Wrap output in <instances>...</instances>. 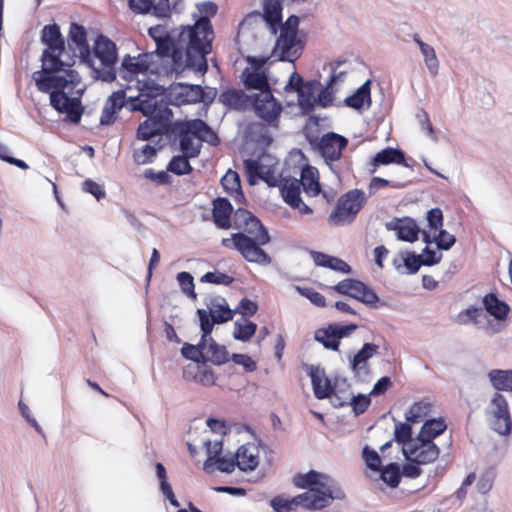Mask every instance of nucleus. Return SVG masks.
<instances>
[{"label":"nucleus","instance_id":"nucleus-1","mask_svg":"<svg viewBox=\"0 0 512 512\" xmlns=\"http://www.w3.org/2000/svg\"><path fill=\"white\" fill-rule=\"evenodd\" d=\"M235 250L250 263L267 266L272 263V257L262 248L270 243L271 236L268 229L255 215L248 221L246 227L233 233Z\"/></svg>","mask_w":512,"mask_h":512},{"label":"nucleus","instance_id":"nucleus-2","mask_svg":"<svg viewBox=\"0 0 512 512\" xmlns=\"http://www.w3.org/2000/svg\"><path fill=\"white\" fill-rule=\"evenodd\" d=\"M172 136L179 138L181 155L189 159L198 157L202 147L201 143L195 144L193 138H197L213 146L220 143V139L212 127L200 118L176 120Z\"/></svg>","mask_w":512,"mask_h":512},{"label":"nucleus","instance_id":"nucleus-3","mask_svg":"<svg viewBox=\"0 0 512 512\" xmlns=\"http://www.w3.org/2000/svg\"><path fill=\"white\" fill-rule=\"evenodd\" d=\"M139 112L147 117L137 128L136 137L142 141H149L155 136H172L175 121L172 110L163 100H155L153 104H138Z\"/></svg>","mask_w":512,"mask_h":512},{"label":"nucleus","instance_id":"nucleus-4","mask_svg":"<svg viewBox=\"0 0 512 512\" xmlns=\"http://www.w3.org/2000/svg\"><path fill=\"white\" fill-rule=\"evenodd\" d=\"M118 49L116 44L104 34H99L91 49V77L96 81L112 83L117 78L116 64Z\"/></svg>","mask_w":512,"mask_h":512},{"label":"nucleus","instance_id":"nucleus-5","mask_svg":"<svg viewBox=\"0 0 512 512\" xmlns=\"http://www.w3.org/2000/svg\"><path fill=\"white\" fill-rule=\"evenodd\" d=\"M307 374L311 378L314 396L319 399H330L335 408L348 406V400L352 393L350 392V384L345 377L335 376L334 379L325 377L324 370L319 367L307 366Z\"/></svg>","mask_w":512,"mask_h":512},{"label":"nucleus","instance_id":"nucleus-6","mask_svg":"<svg viewBox=\"0 0 512 512\" xmlns=\"http://www.w3.org/2000/svg\"><path fill=\"white\" fill-rule=\"evenodd\" d=\"M61 70H63V68L49 67L35 71L32 74V79L37 89L42 93L49 94L50 105L59 113L68 103L67 100L71 99L65 92L66 81L58 77V73H60Z\"/></svg>","mask_w":512,"mask_h":512},{"label":"nucleus","instance_id":"nucleus-7","mask_svg":"<svg viewBox=\"0 0 512 512\" xmlns=\"http://www.w3.org/2000/svg\"><path fill=\"white\" fill-rule=\"evenodd\" d=\"M181 39H187L184 68L192 69L201 75L206 74L208 71L206 56L212 51L213 38H203V35L185 32V36Z\"/></svg>","mask_w":512,"mask_h":512},{"label":"nucleus","instance_id":"nucleus-8","mask_svg":"<svg viewBox=\"0 0 512 512\" xmlns=\"http://www.w3.org/2000/svg\"><path fill=\"white\" fill-rule=\"evenodd\" d=\"M41 43L46 45L41 55L42 69L62 68L64 61L61 56L65 52V41L58 24H48L42 28Z\"/></svg>","mask_w":512,"mask_h":512},{"label":"nucleus","instance_id":"nucleus-9","mask_svg":"<svg viewBox=\"0 0 512 512\" xmlns=\"http://www.w3.org/2000/svg\"><path fill=\"white\" fill-rule=\"evenodd\" d=\"M365 202L366 198L362 190L348 191L338 199L334 211L329 215V223L334 226L351 224Z\"/></svg>","mask_w":512,"mask_h":512},{"label":"nucleus","instance_id":"nucleus-10","mask_svg":"<svg viewBox=\"0 0 512 512\" xmlns=\"http://www.w3.org/2000/svg\"><path fill=\"white\" fill-rule=\"evenodd\" d=\"M209 310L198 308L196 314L206 330H213L216 324H224L233 319L235 311L230 309L225 298L214 297L206 303Z\"/></svg>","mask_w":512,"mask_h":512},{"label":"nucleus","instance_id":"nucleus-11","mask_svg":"<svg viewBox=\"0 0 512 512\" xmlns=\"http://www.w3.org/2000/svg\"><path fill=\"white\" fill-rule=\"evenodd\" d=\"M489 408L493 420L491 429L502 436H508L512 432V417L506 397L495 392L490 399Z\"/></svg>","mask_w":512,"mask_h":512},{"label":"nucleus","instance_id":"nucleus-12","mask_svg":"<svg viewBox=\"0 0 512 512\" xmlns=\"http://www.w3.org/2000/svg\"><path fill=\"white\" fill-rule=\"evenodd\" d=\"M324 478H321L316 485L311 488L312 508H324L330 504L332 500H343L345 493L339 486L338 482L328 474L324 473Z\"/></svg>","mask_w":512,"mask_h":512},{"label":"nucleus","instance_id":"nucleus-13","mask_svg":"<svg viewBox=\"0 0 512 512\" xmlns=\"http://www.w3.org/2000/svg\"><path fill=\"white\" fill-rule=\"evenodd\" d=\"M250 106L255 114L268 124L278 122L283 110L281 103L273 96L272 91L252 94Z\"/></svg>","mask_w":512,"mask_h":512},{"label":"nucleus","instance_id":"nucleus-14","mask_svg":"<svg viewBox=\"0 0 512 512\" xmlns=\"http://www.w3.org/2000/svg\"><path fill=\"white\" fill-rule=\"evenodd\" d=\"M201 92L202 86L199 84L174 82L167 88V99L169 104L176 107L200 103Z\"/></svg>","mask_w":512,"mask_h":512},{"label":"nucleus","instance_id":"nucleus-15","mask_svg":"<svg viewBox=\"0 0 512 512\" xmlns=\"http://www.w3.org/2000/svg\"><path fill=\"white\" fill-rule=\"evenodd\" d=\"M201 16L191 26H186L180 33V38L185 36V32L203 35V38H214L213 26L210 18L217 14L218 6L212 1H204L196 5Z\"/></svg>","mask_w":512,"mask_h":512},{"label":"nucleus","instance_id":"nucleus-16","mask_svg":"<svg viewBox=\"0 0 512 512\" xmlns=\"http://www.w3.org/2000/svg\"><path fill=\"white\" fill-rule=\"evenodd\" d=\"M378 349V345L366 342L356 354L348 356L349 368L356 381H368L371 373L368 361L378 353Z\"/></svg>","mask_w":512,"mask_h":512},{"label":"nucleus","instance_id":"nucleus-17","mask_svg":"<svg viewBox=\"0 0 512 512\" xmlns=\"http://www.w3.org/2000/svg\"><path fill=\"white\" fill-rule=\"evenodd\" d=\"M348 139L336 132L325 133L316 143L318 151L327 161H338L347 147Z\"/></svg>","mask_w":512,"mask_h":512},{"label":"nucleus","instance_id":"nucleus-18","mask_svg":"<svg viewBox=\"0 0 512 512\" xmlns=\"http://www.w3.org/2000/svg\"><path fill=\"white\" fill-rule=\"evenodd\" d=\"M68 47L74 53L77 50V56L83 64L91 63V48L87 41V31L85 27L78 23H71L68 34Z\"/></svg>","mask_w":512,"mask_h":512},{"label":"nucleus","instance_id":"nucleus-19","mask_svg":"<svg viewBox=\"0 0 512 512\" xmlns=\"http://www.w3.org/2000/svg\"><path fill=\"white\" fill-rule=\"evenodd\" d=\"M299 41L298 36L280 32L276 39L274 48L272 49L271 56H274L279 51L277 60L281 62H294L302 54V46L297 48Z\"/></svg>","mask_w":512,"mask_h":512},{"label":"nucleus","instance_id":"nucleus-20","mask_svg":"<svg viewBox=\"0 0 512 512\" xmlns=\"http://www.w3.org/2000/svg\"><path fill=\"white\" fill-rule=\"evenodd\" d=\"M283 0H263V12L253 11L247 18L261 16L272 34H276L282 25Z\"/></svg>","mask_w":512,"mask_h":512},{"label":"nucleus","instance_id":"nucleus-21","mask_svg":"<svg viewBox=\"0 0 512 512\" xmlns=\"http://www.w3.org/2000/svg\"><path fill=\"white\" fill-rule=\"evenodd\" d=\"M388 231H395L397 239L404 242L414 243L419 239L421 229L416 221L410 217H394L385 224Z\"/></svg>","mask_w":512,"mask_h":512},{"label":"nucleus","instance_id":"nucleus-22","mask_svg":"<svg viewBox=\"0 0 512 512\" xmlns=\"http://www.w3.org/2000/svg\"><path fill=\"white\" fill-rule=\"evenodd\" d=\"M150 57L148 53L139 54L137 58L125 55L120 66L121 77L129 80L132 76L146 73L150 69Z\"/></svg>","mask_w":512,"mask_h":512},{"label":"nucleus","instance_id":"nucleus-23","mask_svg":"<svg viewBox=\"0 0 512 512\" xmlns=\"http://www.w3.org/2000/svg\"><path fill=\"white\" fill-rule=\"evenodd\" d=\"M212 220L219 229H230L233 206L228 198L217 197L212 201Z\"/></svg>","mask_w":512,"mask_h":512},{"label":"nucleus","instance_id":"nucleus-24","mask_svg":"<svg viewBox=\"0 0 512 512\" xmlns=\"http://www.w3.org/2000/svg\"><path fill=\"white\" fill-rule=\"evenodd\" d=\"M411 163H409L406 159V154L403 150L399 148L386 147L381 151L377 152L372 159V165L374 167H379L381 165L388 164H399L404 167L413 168L414 160L412 158L409 159Z\"/></svg>","mask_w":512,"mask_h":512},{"label":"nucleus","instance_id":"nucleus-25","mask_svg":"<svg viewBox=\"0 0 512 512\" xmlns=\"http://www.w3.org/2000/svg\"><path fill=\"white\" fill-rule=\"evenodd\" d=\"M301 186V181L294 177L282 178L278 184L283 200L292 208L303 204L300 196Z\"/></svg>","mask_w":512,"mask_h":512},{"label":"nucleus","instance_id":"nucleus-26","mask_svg":"<svg viewBox=\"0 0 512 512\" xmlns=\"http://www.w3.org/2000/svg\"><path fill=\"white\" fill-rule=\"evenodd\" d=\"M218 100L229 109L243 111L250 106L252 94L247 95L240 89L230 88L223 91Z\"/></svg>","mask_w":512,"mask_h":512},{"label":"nucleus","instance_id":"nucleus-27","mask_svg":"<svg viewBox=\"0 0 512 512\" xmlns=\"http://www.w3.org/2000/svg\"><path fill=\"white\" fill-rule=\"evenodd\" d=\"M483 309L497 321H505L510 312V306L499 299L494 292L487 293L482 298Z\"/></svg>","mask_w":512,"mask_h":512},{"label":"nucleus","instance_id":"nucleus-28","mask_svg":"<svg viewBox=\"0 0 512 512\" xmlns=\"http://www.w3.org/2000/svg\"><path fill=\"white\" fill-rule=\"evenodd\" d=\"M310 255L316 266L328 268L343 274L352 273L351 266L336 256L328 255L324 252L314 250L310 251Z\"/></svg>","mask_w":512,"mask_h":512},{"label":"nucleus","instance_id":"nucleus-29","mask_svg":"<svg viewBox=\"0 0 512 512\" xmlns=\"http://www.w3.org/2000/svg\"><path fill=\"white\" fill-rule=\"evenodd\" d=\"M371 84L370 79L366 80L352 95L344 99L343 104L358 111H361L364 107L369 108L372 103Z\"/></svg>","mask_w":512,"mask_h":512},{"label":"nucleus","instance_id":"nucleus-30","mask_svg":"<svg viewBox=\"0 0 512 512\" xmlns=\"http://www.w3.org/2000/svg\"><path fill=\"white\" fill-rule=\"evenodd\" d=\"M241 78L247 90H259V93L272 91L268 75L265 71H251V69L247 67L243 70Z\"/></svg>","mask_w":512,"mask_h":512},{"label":"nucleus","instance_id":"nucleus-31","mask_svg":"<svg viewBox=\"0 0 512 512\" xmlns=\"http://www.w3.org/2000/svg\"><path fill=\"white\" fill-rule=\"evenodd\" d=\"M317 85H320V82L316 80L307 81L305 86L297 92L298 106L301 109L303 115H308L314 110V92Z\"/></svg>","mask_w":512,"mask_h":512},{"label":"nucleus","instance_id":"nucleus-32","mask_svg":"<svg viewBox=\"0 0 512 512\" xmlns=\"http://www.w3.org/2000/svg\"><path fill=\"white\" fill-rule=\"evenodd\" d=\"M487 377L496 392H512V369H492L488 372Z\"/></svg>","mask_w":512,"mask_h":512},{"label":"nucleus","instance_id":"nucleus-33","mask_svg":"<svg viewBox=\"0 0 512 512\" xmlns=\"http://www.w3.org/2000/svg\"><path fill=\"white\" fill-rule=\"evenodd\" d=\"M301 185L306 193L317 196L321 192V186L318 179V170L310 165H305L301 169Z\"/></svg>","mask_w":512,"mask_h":512},{"label":"nucleus","instance_id":"nucleus-34","mask_svg":"<svg viewBox=\"0 0 512 512\" xmlns=\"http://www.w3.org/2000/svg\"><path fill=\"white\" fill-rule=\"evenodd\" d=\"M155 472L159 480V489L162 492V494L165 496V498L170 502L172 506L179 507L180 503L174 495L172 486L168 481L166 468L161 462H157L155 464Z\"/></svg>","mask_w":512,"mask_h":512},{"label":"nucleus","instance_id":"nucleus-35","mask_svg":"<svg viewBox=\"0 0 512 512\" xmlns=\"http://www.w3.org/2000/svg\"><path fill=\"white\" fill-rule=\"evenodd\" d=\"M400 256L403 262L402 264L398 259L393 260V265L398 271L404 267L407 270V273L415 274L423 265L422 255H417L415 252L401 251Z\"/></svg>","mask_w":512,"mask_h":512},{"label":"nucleus","instance_id":"nucleus-36","mask_svg":"<svg viewBox=\"0 0 512 512\" xmlns=\"http://www.w3.org/2000/svg\"><path fill=\"white\" fill-rule=\"evenodd\" d=\"M314 339L321 343L325 349L338 351L340 340L331 324L325 328H319L315 331Z\"/></svg>","mask_w":512,"mask_h":512},{"label":"nucleus","instance_id":"nucleus-37","mask_svg":"<svg viewBox=\"0 0 512 512\" xmlns=\"http://www.w3.org/2000/svg\"><path fill=\"white\" fill-rule=\"evenodd\" d=\"M205 359H207V362L220 366L227 363L230 357L226 346L218 344L214 339H210Z\"/></svg>","mask_w":512,"mask_h":512},{"label":"nucleus","instance_id":"nucleus-38","mask_svg":"<svg viewBox=\"0 0 512 512\" xmlns=\"http://www.w3.org/2000/svg\"><path fill=\"white\" fill-rule=\"evenodd\" d=\"M257 331V324L246 318L238 319L234 323L233 337L235 340L247 342Z\"/></svg>","mask_w":512,"mask_h":512},{"label":"nucleus","instance_id":"nucleus-39","mask_svg":"<svg viewBox=\"0 0 512 512\" xmlns=\"http://www.w3.org/2000/svg\"><path fill=\"white\" fill-rule=\"evenodd\" d=\"M380 473V479L390 488H397L401 481V467L396 462H390L383 466Z\"/></svg>","mask_w":512,"mask_h":512},{"label":"nucleus","instance_id":"nucleus-40","mask_svg":"<svg viewBox=\"0 0 512 512\" xmlns=\"http://www.w3.org/2000/svg\"><path fill=\"white\" fill-rule=\"evenodd\" d=\"M67 102L68 103L60 113L66 114V121L77 125L80 123L81 117L84 113V107L81 99L79 97H71Z\"/></svg>","mask_w":512,"mask_h":512},{"label":"nucleus","instance_id":"nucleus-41","mask_svg":"<svg viewBox=\"0 0 512 512\" xmlns=\"http://www.w3.org/2000/svg\"><path fill=\"white\" fill-rule=\"evenodd\" d=\"M321 478H324V473L316 470H310L305 474L297 473L293 477V484L295 487L300 489H308L311 492L313 485H316Z\"/></svg>","mask_w":512,"mask_h":512},{"label":"nucleus","instance_id":"nucleus-42","mask_svg":"<svg viewBox=\"0 0 512 512\" xmlns=\"http://www.w3.org/2000/svg\"><path fill=\"white\" fill-rule=\"evenodd\" d=\"M237 467L244 472L253 471L258 466V457L252 453L248 454V448L240 446L236 452Z\"/></svg>","mask_w":512,"mask_h":512},{"label":"nucleus","instance_id":"nucleus-43","mask_svg":"<svg viewBox=\"0 0 512 512\" xmlns=\"http://www.w3.org/2000/svg\"><path fill=\"white\" fill-rule=\"evenodd\" d=\"M167 171L177 176L188 175L193 171V167L189 162V158L183 155H175L171 158L167 165Z\"/></svg>","mask_w":512,"mask_h":512},{"label":"nucleus","instance_id":"nucleus-44","mask_svg":"<svg viewBox=\"0 0 512 512\" xmlns=\"http://www.w3.org/2000/svg\"><path fill=\"white\" fill-rule=\"evenodd\" d=\"M483 308L474 305L460 311L455 317V323L459 325H468L473 323L475 326L480 328V321L478 317L482 314Z\"/></svg>","mask_w":512,"mask_h":512},{"label":"nucleus","instance_id":"nucleus-45","mask_svg":"<svg viewBox=\"0 0 512 512\" xmlns=\"http://www.w3.org/2000/svg\"><path fill=\"white\" fill-rule=\"evenodd\" d=\"M395 429L393 440L398 444L407 445L412 442V424L406 420V422H399L394 419Z\"/></svg>","mask_w":512,"mask_h":512},{"label":"nucleus","instance_id":"nucleus-46","mask_svg":"<svg viewBox=\"0 0 512 512\" xmlns=\"http://www.w3.org/2000/svg\"><path fill=\"white\" fill-rule=\"evenodd\" d=\"M155 43V53L161 58L169 57L173 54L174 50L178 48L171 35L167 32L163 33L161 37H158Z\"/></svg>","mask_w":512,"mask_h":512},{"label":"nucleus","instance_id":"nucleus-47","mask_svg":"<svg viewBox=\"0 0 512 512\" xmlns=\"http://www.w3.org/2000/svg\"><path fill=\"white\" fill-rule=\"evenodd\" d=\"M410 180H388L382 177H373L369 185V194L373 195L378 189L383 187H392L401 189L410 184Z\"/></svg>","mask_w":512,"mask_h":512},{"label":"nucleus","instance_id":"nucleus-48","mask_svg":"<svg viewBox=\"0 0 512 512\" xmlns=\"http://www.w3.org/2000/svg\"><path fill=\"white\" fill-rule=\"evenodd\" d=\"M243 164L248 184L251 186L256 185L261 177V171L265 168V166L255 159H246L244 160Z\"/></svg>","mask_w":512,"mask_h":512},{"label":"nucleus","instance_id":"nucleus-49","mask_svg":"<svg viewBox=\"0 0 512 512\" xmlns=\"http://www.w3.org/2000/svg\"><path fill=\"white\" fill-rule=\"evenodd\" d=\"M371 395L369 394H357L356 396L351 395L349 398L348 405L352 407V411L355 414V416H359L364 414L370 404H371Z\"/></svg>","mask_w":512,"mask_h":512},{"label":"nucleus","instance_id":"nucleus-50","mask_svg":"<svg viewBox=\"0 0 512 512\" xmlns=\"http://www.w3.org/2000/svg\"><path fill=\"white\" fill-rule=\"evenodd\" d=\"M421 54L424 57L425 65L429 71V73L435 76L438 73L439 69V61L436 56L435 49L429 45H421Z\"/></svg>","mask_w":512,"mask_h":512},{"label":"nucleus","instance_id":"nucleus-51","mask_svg":"<svg viewBox=\"0 0 512 512\" xmlns=\"http://www.w3.org/2000/svg\"><path fill=\"white\" fill-rule=\"evenodd\" d=\"M429 404L424 402L413 403L405 413V419L410 423H418L429 412Z\"/></svg>","mask_w":512,"mask_h":512},{"label":"nucleus","instance_id":"nucleus-52","mask_svg":"<svg viewBox=\"0 0 512 512\" xmlns=\"http://www.w3.org/2000/svg\"><path fill=\"white\" fill-rule=\"evenodd\" d=\"M440 454V449L435 443H431L430 445H426L421 447L417 457H414L417 460L418 464H429L435 461Z\"/></svg>","mask_w":512,"mask_h":512},{"label":"nucleus","instance_id":"nucleus-53","mask_svg":"<svg viewBox=\"0 0 512 512\" xmlns=\"http://www.w3.org/2000/svg\"><path fill=\"white\" fill-rule=\"evenodd\" d=\"M200 281L202 283L229 286L234 282V278L220 271H209L202 275Z\"/></svg>","mask_w":512,"mask_h":512},{"label":"nucleus","instance_id":"nucleus-54","mask_svg":"<svg viewBox=\"0 0 512 512\" xmlns=\"http://www.w3.org/2000/svg\"><path fill=\"white\" fill-rule=\"evenodd\" d=\"M179 286L184 294L192 299H196L194 278L190 272L182 271L176 276Z\"/></svg>","mask_w":512,"mask_h":512},{"label":"nucleus","instance_id":"nucleus-55","mask_svg":"<svg viewBox=\"0 0 512 512\" xmlns=\"http://www.w3.org/2000/svg\"><path fill=\"white\" fill-rule=\"evenodd\" d=\"M157 148L150 144H145L141 149L135 150L133 153L134 161L138 165L151 163L157 155Z\"/></svg>","mask_w":512,"mask_h":512},{"label":"nucleus","instance_id":"nucleus-56","mask_svg":"<svg viewBox=\"0 0 512 512\" xmlns=\"http://www.w3.org/2000/svg\"><path fill=\"white\" fill-rule=\"evenodd\" d=\"M221 185L229 195L233 196L234 191L241 188L239 174L236 171L229 169L221 178Z\"/></svg>","mask_w":512,"mask_h":512},{"label":"nucleus","instance_id":"nucleus-57","mask_svg":"<svg viewBox=\"0 0 512 512\" xmlns=\"http://www.w3.org/2000/svg\"><path fill=\"white\" fill-rule=\"evenodd\" d=\"M362 458L367 468L372 471L379 472L383 467L378 452L367 445L362 449Z\"/></svg>","mask_w":512,"mask_h":512},{"label":"nucleus","instance_id":"nucleus-58","mask_svg":"<svg viewBox=\"0 0 512 512\" xmlns=\"http://www.w3.org/2000/svg\"><path fill=\"white\" fill-rule=\"evenodd\" d=\"M72 64L64 61L63 70L58 73V77L66 81V88L71 86V89H75L82 81L80 74L71 69Z\"/></svg>","mask_w":512,"mask_h":512},{"label":"nucleus","instance_id":"nucleus-59","mask_svg":"<svg viewBox=\"0 0 512 512\" xmlns=\"http://www.w3.org/2000/svg\"><path fill=\"white\" fill-rule=\"evenodd\" d=\"M446 428L447 426L443 418H431L426 420L423 424V433L425 430H427L428 439L436 438L441 435L446 430Z\"/></svg>","mask_w":512,"mask_h":512},{"label":"nucleus","instance_id":"nucleus-60","mask_svg":"<svg viewBox=\"0 0 512 512\" xmlns=\"http://www.w3.org/2000/svg\"><path fill=\"white\" fill-rule=\"evenodd\" d=\"M358 301L367 305L370 308L376 309L378 306H386V302L381 301L377 293L367 284L363 289L361 296L358 297Z\"/></svg>","mask_w":512,"mask_h":512},{"label":"nucleus","instance_id":"nucleus-61","mask_svg":"<svg viewBox=\"0 0 512 512\" xmlns=\"http://www.w3.org/2000/svg\"><path fill=\"white\" fill-rule=\"evenodd\" d=\"M206 451L208 454V458L204 462L203 469L210 473L212 470L210 469L212 467V459L219 456L223 449V443L222 441H215L214 443H211V441L207 440L205 441Z\"/></svg>","mask_w":512,"mask_h":512},{"label":"nucleus","instance_id":"nucleus-62","mask_svg":"<svg viewBox=\"0 0 512 512\" xmlns=\"http://www.w3.org/2000/svg\"><path fill=\"white\" fill-rule=\"evenodd\" d=\"M435 244L438 250L448 251L456 243V237L450 234L442 227L438 229V234L434 236Z\"/></svg>","mask_w":512,"mask_h":512},{"label":"nucleus","instance_id":"nucleus-63","mask_svg":"<svg viewBox=\"0 0 512 512\" xmlns=\"http://www.w3.org/2000/svg\"><path fill=\"white\" fill-rule=\"evenodd\" d=\"M296 290L301 296L309 299L312 304L321 308L326 306V298L315 289L310 287L296 286Z\"/></svg>","mask_w":512,"mask_h":512},{"label":"nucleus","instance_id":"nucleus-64","mask_svg":"<svg viewBox=\"0 0 512 512\" xmlns=\"http://www.w3.org/2000/svg\"><path fill=\"white\" fill-rule=\"evenodd\" d=\"M254 214L247 209L244 208H238L235 211L233 210L231 222L232 226L231 228L241 230L243 227H246V224L250 219H252V216Z\"/></svg>","mask_w":512,"mask_h":512}]
</instances>
